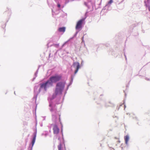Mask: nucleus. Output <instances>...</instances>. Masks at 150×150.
I'll return each instance as SVG.
<instances>
[{
    "label": "nucleus",
    "mask_w": 150,
    "mask_h": 150,
    "mask_svg": "<svg viewBox=\"0 0 150 150\" xmlns=\"http://www.w3.org/2000/svg\"><path fill=\"white\" fill-rule=\"evenodd\" d=\"M64 83L62 82H58L57 84L55 91V93L56 95L62 93L64 87Z\"/></svg>",
    "instance_id": "obj_1"
},
{
    "label": "nucleus",
    "mask_w": 150,
    "mask_h": 150,
    "mask_svg": "<svg viewBox=\"0 0 150 150\" xmlns=\"http://www.w3.org/2000/svg\"><path fill=\"white\" fill-rule=\"evenodd\" d=\"M62 78V76L59 75H56L51 77L48 80L50 83V86H52L53 83H56L60 80Z\"/></svg>",
    "instance_id": "obj_2"
},
{
    "label": "nucleus",
    "mask_w": 150,
    "mask_h": 150,
    "mask_svg": "<svg viewBox=\"0 0 150 150\" xmlns=\"http://www.w3.org/2000/svg\"><path fill=\"white\" fill-rule=\"evenodd\" d=\"M40 89L44 88L45 91H46L47 88L50 86V83L48 80L45 83L40 84Z\"/></svg>",
    "instance_id": "obj_3"
},
{
    "label": "nucleus",
    "mask_w": 150,
    "mask_h": 150,
    "mask_svg": "<svg viewBox=\"0 0 150 150\" xmlns=\"http://www.w3.org/2000/svg\"><path fill=\"white\" fill-rule=\"evenodd\" d=\"M85 18H82L77 22L76 26V29H78L81 27L82 23L83 21L85 20Z\"/></svg>",
    "instance_id": "obj_4"
},
{
    "label": "nucleus",
    "mask_w": 150,
    "mask_h": 150,
    "mask_svg": "<svg viewBox=\"0 0 150 150\" xmlns=\"http://www.w3.org/2000/svg\"><path fill=\"white\" fill-rule=\"evenodd\" d=\"M53 130L54 134H57L59 132V129L57 126L56 125H53Z\"/></svg>",
    "instance_id": "obj_5"
},
{
    "label": "nucleus",
    "mask_w": 150,
    "mask_h": 150,
    "mask_svg": "<svg viewBox=\"0 0 150 150\" xmlns=\"http://www.w3.org/2000/svg\"><path fill=\"white\" fill-rule=\"evenodd\" d=\"M74 66L76 67V69L74 73L76 74L78 72L79 69L80 68V65L79 63L78 62H74L73 64Z\"/></svg>",
    "instance_id": "obj_6"
},
{
    "label": "nucleus",
    "mask_w": 150,
    "mask_h": 150,
    "mask_svg": "<svg viewBox=\"0 0 150 150\" xmlns=\"http://www.w3.org/2000/svg\"><path fill=\"white\" fill-rule=\"evenodd\" d=\"M65 30V28L64 27L62 28H60L58 29V30L59 32H64Z\"/></svg>",
    "instance_id": "obj_7"
},
{
    "label": "nucleus",
    "mask_w": 150,
    "mask_h": 150,
    "mask_svg": "<svg viewBox=\"0 0 150 150\" xmlns=\"http://www.w3.org/2000/svg\"><path fill=\"white\" fill-rule=\"evenodd\" d=\"M125 140L126 144H127L129 139V137L128 135L125 136Z\"/></svg>",
    "instance_id": "obj_8"
},
{
    "label": "nucleus",
    "mask_w": 150,
    "mask_h": 150,
    "mask_svg": "<svg viewBox=\"0 0 150 150\" xmlns=\"http://www.w3.org/2000/svg\"><path fill=\"white\" fill-rule=\"evenodd\" d=\"M35 138H36V136H34V137H33V140L32 141V146H33V145L35 142Z\"/></svg>",
    "instance_id": "obj_9"
},
{
    "label": "nucleus",
    "mask_w": 150,
    "mask_h": 150,
    "mask_svg": "<svg viewBox=\"0 0 150 150\" xmlns=\"http://www.w3.org/2000/svg\"><path fill=\"white\" fill-rule=\"evenodd\" d=\"M58 150H62V144L60 143L58 146Z\"/></svg>",
    "instance_id": "obj_10"
},
{
    "label": "nucleus",
    "mask_w": 150,
    "mask_h": 150,
    "mask_svg": "<svg viewBox=\"0 0 150 150\" xmlns=\"http://www.w3.org/2000/svg\"><path fill=\"white\" fill-rule=\"evenodd\" d=\"M112 2V1H110L109 2V3L110 4H111Z\"/></svg>",
    "instance_id": "obj_11"
},
{
    "label": "nucleus",
    "mask_w": 150,
    "mask_h": 150,
    "mask_svg": "<svg viewBox=\"0 0 150 150\" xmlns=\"http://www.w3.org/2000/svg\"><path fill=\"white\" fill-rule=\"evenodd\" d=\"M57 6H58V7H59H59H60V5L59 4H58V5H57Z\"/></svg>",
    "instance_id": "obj_12"
},
{
    "label": "nucleus",
    "mask_w": 150,
    "mask_h": 150,
    "mask_svg": "<svg viewBox=\"0 0 150 150\" xmlns=\"http://www.w3.org/2000/svg\"><path fill=\"white\" fill-rule=\"evenodd\" d=\"M148 9L149 11H150V6L148 7Z\"/></svg>",
    "instance_id": "obj_13"
}]
</instances>
